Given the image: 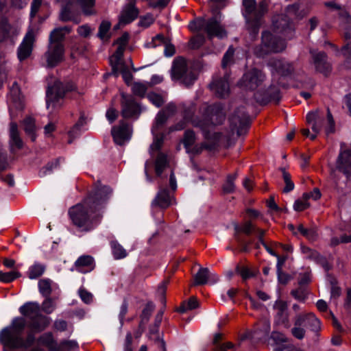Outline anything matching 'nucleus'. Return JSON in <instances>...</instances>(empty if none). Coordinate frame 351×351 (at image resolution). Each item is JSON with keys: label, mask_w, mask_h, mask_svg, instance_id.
<instances>
[{"label": "nucleus", "mask_w": 351, "mask_h": 351, "mask_svg": "<svg viewBox=\"0 0 351 351\" xmlns=\"http://www.w3.org/2000/svg\"><path fill=\"white\" fill-rule=\"evenodd\" d=\"M112 195V190L109 186L101 184L97 186L83 203L69 210L73 222L83 230L92 229L100 219V210L104 207Z\"/></svg>", "instance_id": "f257e3e1"}, {"label": "nucleus", "mask_w": 351, "mask_h": 351, "mask_svg": "<svg viewBox=\"0 0 351 351\" xmlns=\"http://www.w3.org/2000/svg\"><path fill=\"white\" fill-rule=\"evenodd\" d=\"M26 324L24 317H16L14 318L10 325L0 331L1 343L11 348L27 349L31 347L36 340L34 333L32 332H29L25 339L21 337Z\"/></svg>", "instance_id": "f03ea898"}, {"label": "nucleus", "mask_w": 351, "mask_h": 351, "mask_svg": "<svg viewBox=\"0 0 351 351\" xmlns=\"http://www.w3.org/2000/svg\"><path fill=\"white\" fill-rule=\"evenodd\" d=\"M183 109L184 120L191 121L194 126L200 128L206 138H213L211 132L214 125L220 123L224 118L221 109L215 106H206L203 121L192 118L195 112L193 104H183Z\"/></svg>", "instance_id": "7ed1b4c3"}, {"label": "nucleus", "mask_w": 351, "mask_h": 351, "mask_svg": "<svg viewBox=\"0 0 351 351\" xmlns=\"http://www.w3.org/2000/svg\"><path fill=\"white\" fill-rule=\"evenodd\" d=\"M243 15L247 29L252 37H255L262 24L263 16L267 12V3L262 1L256 5L255 0H243Z\"/></svg>", "instance_id": "20e7f679"}, {"label": "nucleus", "mask_w": 351, "mask_h": 351, "mask_svg": "<svg viewBox=\"0 0 351 351\" xmlns=\"http://www.w3.org/2000/svg\"><path fill=\"white\" fill-rule=\"evenodd\" d=\"M189 27L191 30H203L209 38L217 37L223 38L226 36V32L224 27L221 25L220 21L217 16L212 17L208 20L197 19L191 21Z\"/></svg>", "instance_id": "39448f33"}, {"label": "nucleus", "mask_w": 351, "mask_h": 351, "mask_svg": "<svg viewBox=\"0 0 351 351\" xmlns=\"http://www.w3.org/2000/svg\"><path fill=\"white\" fill-rule=\"evenodd\" d=\"M286 47L284 40L276 37L268 31L262 34V41L261 45L256 48L255 53L258 56H263L269 53H277L282 51Z\"/></svg>", "instance_id": "423d86ee"}, {"label": "nucleus", "mask_w": 351, "mask_h": 351, "mask_svg": "<svg viewBox=\"0 0 351 351\" xmlns=\"http://www.w3.org/2000/svg\"><path fill=\"white\" fill-rule=\"evenodd\" d=\"M171 78L174 81H180L186 86H189L194 83L196 77L191 70L188 69L186 61L182 58H178L173 62Z\"/></svg>", "instance_id": "0eeeda50"}, {"label": "nucleus", "mask_w": 351, "mask_h": 351, "mask_svg": "<svg viewBox=\"0 0 351 351\" xmlns=\"http://www.w3.org/2000/svg\"><path fill=\"white\" fill-rule=\"evenodd\" d=\"M265 80V74L262 71L253 68L244 73L238 86L243 90L253 91L260 88Z\"/></svg>", "instance_id": "6e6552de"}, {"label": "nucleus", "mask_w": 351, "mask_h": 351, "mask_svg": "<svg viewBox=\"0 0 351 351\" xmlns=\"http://www.w3.org/2000/svg\"><path fill=\"white\" fill-rule=\"evenodd\" d=\"M299 7L298 5H289L287 8V14H281L274 18L273 20V26L277 32H280L283 35L287 36V32H292V23L290 21V16L297 15V11Z\"/></svg>", "instance_id": "1a4fd4ad"}, {"label": "nucleus", "mask_w": 351, "mask_h": 351, "mask_svg": "<svg viewBox=\"0 0 351 351\" xmlns=\"http://www.w3.org/2000/svg\"><path fill=\"white\" fill-rule=\"evenodd\" d=\"M66 88L59 80L54 81L52 85H49L46 93L47 108L49 109L51 106L54 108L61 105L60 101L63 98Z\"/></svg>", "instance_id": "9d476101"}, {"label": "nucleus", "mask_w": 351, "mask_h": 351, "mask_svg": "<svg viewBox=\"0 0 351 351\" xmlns=\"http://www.w3.org/2000/svg\"><path fill=\"white\" fill-rule=\"evenodd\" d=\"M343 172L348 178L351 177V149L341 151L336 162L335 169H332L330 176L336 178V170Z\"/></svg>", "instance_id": "9b49d317"}, {"label": "nucleus", "mask_w": 351, "mask_h": 351, "mask_svg": "<svg viewBox=\"0 0 351 351\" xmlns=\"http://www.w3.org/2000/svg\"><path fill=\"white\" fill-rule=\"evenodd\" d=\"M141 111L139 104L132 96L122 94L121 114L124 118L136 119Z\"/></svg>", "instance_id": "f8f14e48"}, {"label": "nucleus", "mask_w": 351, "mask_h": 351, "mask_svg": "<svg viewBox=\"0 0 351 351\" xmlns=\"http://www.w3.org/2000/svg\"><path fill=\"white\" fill-rule=\"evenodd\" d=\"M64 48L62 43H49L48 50L45 53L47 66L53 67L64 60Z\"/></svg>", "instance_id": "ddd939ff"}, {"label": "nucleus", "mask_w": 351, "mask_h": 351, "mask_svg": "<svg viewBox=\"0 0 351 351\" xmlns=\"http://www.w3.org/2000/svg\"><path fill=\"white\" fill-rule=\"evenodd\" d=\"M34 40L35 32L32 29H29L17 49V56L20 61H23L30 56Z\"/></svg>", "instance_id": "4468645a"}, {"label": "nucleus", "mask_w": 351, "mask_h": 351, "mask_svg": "<svg viewBox=\"0 0 351 351\" xmlns=\"http://www.w3.org/2000/svg\"><path fill=\"white\" fill-rule=\"evenodd\" d=\"M112 135L117 144L123 145L130 139L132 130L128 124L121 122L119 126L112 128Z\"/></svg>", "instance_id": "2eb2a0df"}, {"label": "nucleus", "mask_w": 351, "mask_h": 351, "mask_svg": "<svg viewBox=\"0 0 351 351\" xmlns=\"http://www.w3.org/2000/svg\"><path fill=\"white\" fill-rule=\"evenodd\" d=\"M313 62L316 70L324 75H327L331 71V65L327 60V56L324 52L311 51Z\"/></svg>", "instance_id": "dca6fc26"}, {"label": "nucleus", "mask_w": 351, "mask_h": 351, "mask_svg": "<svg viewBox=\"0 0 351 351\" xmlns=\"http://www.w3.org/2000/svg\"><path fill=\"white\" fill-rule=\"evenodd\" d=\"M273 308L275 312L274 320L276 324H285V326H287L289 313L287 302L278 300L275 302Z\"/></svg>", "instance_id": "f3484780"}, {"label": "nucleus", "mask_w": 351, "mask_h": 351, "mask_svg": "<svg viewBox=\"0 0 351 351\" xmlns=\"http://www.w3.org/2000/svg\"><path fill=\"white\" fill-rule=\"evenodd\" d=\"M229 75H226L223 78L215 79L210 84V89L219 97H226L230 92Z\"/></svg>", "instance_id": "a211bd4d"}, {"label": "nucleus", "mask_w": 351, "mask_h": 351, "mask_svg": "<svg viewBox=\"0 0 351 351\" xmlns=\"http://www.w3.org/2000/svg\"><path fill=\"white\" fill-rule=\"evenodd\" d=\"M269 66L272 73L276 72L282 76H288L293 71V65L290 62L282 60H273L270 61Z\"/></svg>", "instance_id": "6ab92c4d"}, {"label": "nucleus", "mask_w": 351, "mask_h": 351, "mask_svg": "<svg viewBox=\"0 0 351 351\" xmlns=\"http://www.w3.org/2000/svg\"><path fill=\"white\" fill-rule=\"evenodd\" d=\"M138 10L135 7V1H131L122 10L119 16V24L126 25L136 19Z\"/></svg>", "instance_id": "aec40b11"}, {"label": "nucleus", "mask_w": 351, "mask_h": 351, "mask_svg": "<svg viewBox=\"0 0 351 351\" xmlns=\"http://www.w3.org/2000/svg\"><path fill=\"white\" fill-rule=\"evenodd\" d=\"M172 197L169 193L165 189H160L155 199L152 203V207L158 206L160 208H166L172 203Z\"/></svg>", "instance_id": "412c9836"}, {"label": "nucleus", "mask_w": 351, "mask_h": 351, "mask_svg": "<svg viewBox=\"0 0 351 351\" xmlns=\"http://www.w3.org/2000/svg\"><path fill=\"white\" fill-rule=\"evenodd\" d=\"M69 3H78L82 13L87 16H94L97 14L95 9V0H68Z\"/></svg>", "instance_id": "4be33fe9"}, {"label": "nucleus", "mask_w": 351, "mask_h": 351, "mask_svg": "<svg viewBox=\"0 0 351 351\" xmlns=\"http://www.w3.org/2000/svg\"><path fill=\"white\" fill-rule=\"evenodd\" d=\"M51 319L49 317L39 314L31 319L29 328L34 332H40L43 331L49 325Z\"/></svg>", "instance_id": "5701e85b"}, {"label": "nucleus", "mask_w": 351, "mask_h": 351, "mask_svg": "<svg viewBox=\"0 0 351 351\" xmlns=\"http://www.w3.org/2000/svg\"><path fill=\"white\" fill-rule=\"evenodd\" d=\"M340 28L346 39L351 38V16L346 10H341L339 13Z\"/></svg>", "instance_id": "b1692460"}, {"label": "nucleus", "mask_w": 351, "mask_h": 351, "mask_svg": "<svg viewBox=\"0 0 351 351\" xmlns=\"http://www.w3.org/2000/svg\"><path fill=\"white\" fill-rule=\"evenodd\" d=\"M40 305L38 302H27L19 308L20 313L30 319L40 314Z\"/></svg>", "instance_id": "393cba45"}, {"label": "nucleus", "mask_w": 351, "mask_h": 351, "mask_svg": "<svg viewBox=\"0 0 351 351\" xmlns=\"http://www.w3.org/2000/svg\"><path fill=\"white\" fill-rule=\"evenodd\" d=\"M75 267L81 273H86L93 269V259L90 256H80L75 261Z\"/></svg>", "instance_id": "a878e982"}, {"label": "nucleus", "mask_w": 351, "mask_h": 351, "mask_svg": "<svg viewBox=\"0 0 351 351\" xmlns=\"http://www.w3.org/2000/svg\"><path fill=\"white\" fill-rule=\"evenodd\" d=\"M38 344L45 346L49 351H57L56 349L57 341L51 332H45L38 339Z\"/></svg>", "instance_id": "bb28decb"}, {"label": "nucleus", "mask_w": 351, "mask_h": 351, "mask_svg": "<svg viewBox=\"0 0 351 351\" xmlns=\"http://www.w3.org/2000/svg\"><path fill=\"white\" fill-rule=\"evenodd\" d=\"M71 30V27L68 26L54 29L50 34L49 43H62V40L64 39L65 35L69 34Z\"/></svg>", "instance_id": "cd10ccee"}, {"label": "nucleus", "mask_w": 351, "mask_h": 351, "mask_svg": "<svg viewBox=\"0 0 351 351\" xmlns=\"http://www.w3.org/2000/svg\"><path fill=\"white\" fill-rule=\"evenodd\" d=\"M10 145L20 149L23 146V142L19 136L18 126L16 123L12 122L10 126Z\"/></svg>", "instance_id": "c85d7f7f"}, {"label": "nucleus", "mask_w": 351, "mask_h": 351, "mask_svg": "<svg viewBox=\"0 0 351 351\" xmlns=\"http://www.w3.org/2000/svg\"><path fill=\"white\" fill-rule=\"evenodd\" d=\"M306 121L312 125V130L315 133H319L322 128V119L316 112H310L306 114Z\"/></svg>", "instance_id": "c756f323"}, {"label": "nucleus", "mask_w": 351, "mask_h": 351, "mask_svg": "<svg viewBox=\"0 0 351 351\" xmlns=\"http://www.w3.org/2000/svg\"><path fill=\"white\" fill-rule=\"evenodd\" d=\"M247 119V114L243 108L238 109L230 118V123L234 128L244 124Z\"/></svg>", "instance_id": "7c9ffc66"}, {"label": "nucleus", "mask_w": 351, "mask_h": 351, "mask_svg": "<svg viewBox=\"0 0 351 351\" xmlns=\"http://www.w3.org/2000/svg\"><path fill=\"white\" fill-rule=\"evenodd\" d=\"M79 349L78 343L75 340H62L60 343L57 342L55 350L57 351H77Z\"/></svg>", "instance_id": "2f4dec72"}, {"label": "nucleus", "mask_w": 351, "mask_h": 351, "mask_svg": "<svg viewBox=\"0 0 351 351\" xmlns=\"http://www.w3.org/2000/svg\"><path fill=\"white\" fill-rule=\"evenodd\" d=\"M54 287L55 285L49 279H42L38 282L39 291L45 297L49 296Z\"/></svg>", "instance_id": "473e14b6"}, {"label": "nucleus", "mask_w": 351, "mask_h": 351, "mask_svg": "<svg viewBox=\"0 0 351 351\" xmlns=\"http://www.w3.org/2000/svg\"><path fill=\"white\" fill-rule=\"evenodd\" d=\"M124 50L125 49L122 47H118L114 53L111 56L110 61L113 70L118 69L120 66L124 64L122 62Z\"/></svg>", "instance_id": "72a5a7b5"}, {"label": "nucleus", "mask_w": 351, "mask_h": 351, "mask_svg": "<svg viewBox=\"0 0 351 351\" xmlns=\"http://www.w3.org/2000/svg\"><path fill=\"white\" fill-rule=\"evenodd\" d=\"M45 270V265L36 262L29 267L27 272L28 277L30 279H36L43 274Z\"/></svg>", "instance_id": "f704fd0d"}, {"label": "nucleus", "mask_w": 351, "mask_h": 351, "mask_svg": "<svg viewBox=\"0 0 351 351\" xmlns=\"http://www.w3.org/2000/svg\"><path fill=\"white\" fill-rule=\"evenodd\" d=\"M287 337L284 334L278 331H273L270 337L268 339L269 344L275 346L276 350H280L277 348L278 346L287 341Z\"/></svg>", "instance_id": "c9c22d12"}, {"label": "nucleus", "mask_w": 351, "mask_h": 351, "mask_svg": "<svg viewBox=\"0 0 351 351\" xmlns=\"http://www.w3.org/2000/svg\"><path fill=\"white\" fill-rule=\"evenodd\" d=\"M209 269L208 268H200L194 276V284L202 285L208 283Z\"/></svg>", "instance_id": "e433bc0d"}, {"label": "nucleus", "mask_w": 351, "mask_h": 351, "mask_svg": "<svg viewBox=\"0 0 351 351\" xmlns=\"http://www.w3.org/2000/svg\"><path fill=\"white\" fill-rule=\"evenodd\" d=\"M167 156L160 153L155 162V171L157 176H160L164 169L167 167Z\"/></svg>", "instance_id": "4c0bfd02"}, {"label": "nucleus", "mask_w": 351, "mask_h": 351, "mask_svg": "<svg viewBox=\"0 0 351 351\" xmlns=\"http://www.w3.org/2000/svg\"><path fill=\"white\" fill-rule=\"evenodd\" d=\"M110 246L112 248V254L115 259H121L126 257V250L117 241H111Z\"/></svg>", "instance_id": "58836bf2"}, {"label": "nucleus", "mask_w": 351, "mask_h": 351, "mask_svg": "<svg viewBox=\"0 0 351 351\" xmlns=\"http://www.w3.org/2000/svg\"><path fill=\"white\" fill-rule=\"evenodd\" d=\"M167 119V116L165 114L164 111L158 112L156 117L155 123L152 128L153 135H155L156 132H160V130L165 123Z\"/></svg>", "instance_id": "ea45409f"}, {"label": "nucleus", "mask_w": 351, "mask_h": 351, "mask_svg": "<svg viewBox=\"0 0 351 351\" xmlns=\"http://www.w3.org/2000/svg\"><path fill=\"white\" fill-rule=\"evenodd\" d=\"M10 40L13 44L14 40L11 36V26L8 24L0 25V43Z\"/></svg>", "instance_id": "a19ab883"}, {"label": "nucleus", "mask_w": 351, "mask_h": 351, "mask_svg": "<svg viewBox=\"0 0 351 351\" xmlns=\"http://www.w3.org/2000/svg\"><path fill=\"white\" fill-rule=\"evenodd\" d=\"M110 27L111 23L109 21H102L99 26L97 36L103 40H108L110 38V35L108 32L110 29Z\"/></svg>", "instance_id": "79ce46f5"}, {"label": "nucleus", "mask_w": 351, "mask_h": 351, "mask_svg": "<svg viewBox=\"0 0 351 351\" xmlns=\"http://www.w3.org/2000/svg\"><path fill=\"white\" fill-rule=\"evenodd\" d=\"M282 179L285 182V186L283 189L284 193H289L294 189L295 185L291 180V175L286 171L285 169H281Z\"/></svg>", "instance_id": "37998d69"}, {"label": "nucleus", "mask_w": 351, "mask_h": 351, "mask_svg": "<svg viewBox=\"0 0 351 351\" xmlns=\"http://www.w3.org/2000/svg\"><path fill=\"white\" fill-rule=\"evenodd\" d=\"M23 125L25 132L31 136L32 141H34L36 139V136L34 135V120L31 117H27L23 121Z\"/></svg>", "instance_id": "c03bdc74"}, {"label": "nucleus", "mask_w": 351, "mask_h": 351, "mask_svg": "<svg viewBox=\"0 0 351 351\" xmlns=\"http://www.w3.org/2000/svg\"><path fill=\"white\" fill-rule=\"evenodd\" d=\"M21 276V274L17 271H12L9 272H3L0 271V282L9 283L16 278Z\"/></svg>", "instance_id": "a18cd8bd"}, {"label": "nucleus", "mask_w": 351, "mask_h": 351, "mask_svg": "<svg viewBox=\"0 0 351 351\" xmlns=\"http://www.w3.org/2000/svg\"><path fill=\"white\" fill-rule=\"evenodd\" d=\"M199 306V302L197 300L192 297L187 302H184L181 306L178 308V311L180 313H184L189 310H193Z\"/></svg>", "instance_id": "49530a36"}, {"label": "nucleus", "mask_w": 351, "mask_h": 351, "mask_svg": "<svg viewBox=\"0 0 351 351\" xmlns=\"http://www.w3.org/2000/svg\"><path fill=\"white\" fill-rule=\"evenodd\" d=\"M163 144V135H159V132H156L154 135V141L150 145L149 152L152 155L154 152L158 151Z\"/></svg>", "instance_id": "de8ad7c7"}, {"label": "nucleus", "mask_w": 351, "mask_h": 351, "mask_svg": "<svg viewBox=\"0 0 351 351\" xmlns=\"http://www.w3.org/2000/svg\"><path fill=\"white\" fill-rule=\"evenodd\" d=\"M195 139V135L193 131L187 130L185 132L183 143L187 152H189L191 147L194 144Z\"/></svg>", "instance_id": "09e8293b"}, {"label": "nucleus", "mask_w": 351, "mask_h": 351, "mask_svg": "<svg viewBox=\"0 0 351 351\" xmlns=\"http://www.w3.org/2000/svg\"><path fill=\"white\" fill-rule=\"evenodd\" d=\"M237 176V173L228 176L226 181L223 186V190L225 193H230L234 191L235 185L234 181L236 179Z\"/></svg>", "instance_id": "8fccbe9b"}, {"label": "nucleus", "mask_w": 351, "mask_h": 351, "mask_svg": "<svg viewBox=\"0 0 351 351\" xmlns=\"http://www.w3.org/2000/svg\"><path fill=\"white\" fill-rule=\"evenodd\" d=\"M234 228L237 232H241L246 234H250L252 231H255L256 227L250 221H245L241 226L236 225Z\"/></svg>", "instance_id": "3c124183"}, {"label": "nucleus", "mask_w": 351, "mask_h": 351, "mask_svg": "<svg viewBox=\"0 0 351 351\" xmlns=\"http://www.w3.org/2000/svg\"><path fill=\"white\" fill-rule=\"evenodd\" d=\"M147 89V85L143 82H134L132 86V93L139 97H143Z\"/></svg>", "instance_id": "603ef678"}, {"label": "nucleus", "mask_w": 351, "mask_h": 351, "mask_svg": "<svg viewBox=\"0 0 351 351\" xmlns=\"http://www.w3.org/2000/svg\"><path fill=\"white\" fill-rule=\"evenodd\" d=\"M43 311L47 314H51L53 312L56 308V304L54 301L50 298H47L45 301L42 303L40 306Z\"/></svg>", "instance_id": "864d4df0"}, {"label": "nucleus", "mask_w": 351, "mask_h": 351, "mask_svg": "<svg viewBox=\"0 0 351 351\" xmlns=\"http://www.w3.org/2000/svg\"><path fill=\"white\" fill-rule=\"evenodd\" d=\"M306 326H309L312 330H317L320 328V321L313 313H308Z\"/></svg>", "instance_id": "5fc2aeb1"}, {"label": "nucleus", "mask_w": 351, "mask_h": 351, "mask_svg": "<svg viewBox=\"0 0 351 351\" xmlns=\"http://www.w3.org/2000/svg\"><path fill=\"white\" fill-rule=\"evenodd\" d=\"M298 230L306 238L312 241L315 240L317 235L315 230L305 228L302 225L298 227Z\"/></svg>", "instance_id": "6e6d98bb"}, {"label": "nucleus", "mask_w": 351, "mask_h": 351, "mask_svg": "<svg viewBox=\"0 0 351 351\" xmlns=\"http://www.w3.org/2000/svg\"><path fill=\"white\" fill-rule=\"evenodd\" d=\"M154 21V18L152 14H147L145 16H141L140 20L138 21V26L147 28L149 27Z\"/></svg>", "instance_id": "4d7b16f0"}, {"label": "nucleus", "mask_w": 351, "mask_h": 351, "mask_svg": "<svg viewBox=\"0 0 351 351\" xmlns=\"http://www.w3.org/2000/svg\"><path fill=\"white\" fill-rule=\"evenodd\" d=\"M73 4L69 3L67 1V4L66 6L62 8L60 14V19L62 21H69L72 20V16L70 10V5Z\"/></svg>", "instance_id": "13d9d810"}, {"label": "nucleus", "mask_w": 351, "mask_h": 351, "mask_svg": "<svg viewBox=\"0 0 351 351\" xmlns=\"http://www.w3.org/2000/svg\"><path fill=\"white\" fill-rule=\"evenodd\" d=\"M113 71L116 73L119 71L121 73L123 78L126 84H129L132 82V75L124 64L120 66L118 69H114Z\"/></svg>", "instance_id": "bf43d9fd"}, {"label": "nucleus", "mask_w": 351, "mask_h": 351, "mask_svg": "<svg viewBox=\"0 0 351 351\" xmlns=\"http://www.w3.org/2000/svg\"><path fill=\"white\" fill-rule=\"evenodd\" d=\"M147 98L150 101V102L152 103L156 107L161 106L164 103V99L162 97V96L155 93H149L147 95Z\"/></svg>", "instance_id": "052dcab7"}, {"label": "nucleus", "mask_w": 351, "mask_h": 351, "mask_svg": "<svg viewBox=\"0 0 351 351\" xmlns=\"http://www.w3.org/2000/svg\"><path fill=\"white\" fill-rule=\"evenodd\" d=\"M93 30L89 25L84 24L77 27V32L80 36L87 38L92 34Z\"/></svg>", "instance_id": "680f3d73"}, {"label": "nucleus", "mask_w": 351, "mask_h": 351, "mask_svg": "<svg viewBox=\"0 0 351 351\" xmlns=\"http://www.w3.org/2000/svg\"><path fill=\"white\" fill-rule=\"evenodd\" d=\"M236 272L239 274L243 280H247L253 276L252 273L250 272L249 269L245 266L237 265L236 267Z\"/></svg>", "instance_id": "e2e57ef3"}, {"label": "nucleus", "mask_w": 351, "mask_h": 351, "mask_svg": "<svg viewBox=\"0 0 351 351\" xmlns=\"http://www.w3.org/2000/svg\"><path fill=\"white\" fill-rule=\"evenodd\" d=\"M351 243V234L348 235H342L340 238L332 237L330 240V245L335 246L340 243Z\"/></svg>", "instance_id": "0e129e2a"}, {"label": "nucleus", "mask_w": 351, "mask_h": 351, "mask_svg": "<svg viewBox=\"0 0 351 351\" xmlns=\"http://www.w3.org/2000/svg\"><path fill=\"white\" fill-rule=\"evenodd\" d=\"M234 53V49L232 47H229L228 51L224 54L222 60V66L223 68H226L231 63Z\"/></svg>", "instance_id": "69168bd1"}, {"label": "nucleus", "mask_w": 351, "mask_h": 351, "mask_svg": "<svg viewBox=\"0 0 351 351\" xmlns=\"http://www.w3.org/2000/svg\"><path fill=\"white\" fill-rule=\"evenodd\" d=\"M291 295L299 301H304L306 297V291L302 286L298 289L292 290Z\"/></svg>", "instance_id": "338daca9"}, {"label": "nucleus", "mask_w": 351, "mask_h": 351, "mask_svg": "<svg viewBox=\"0 0 351 351\" xmlns=\"http://www.w3.org/2000/svg\"><path fill=\"white\" fill-rule=\"evenodd\" d=\"M205 42V37L202 34H198L190 41L191 47L193 49L200 47Z\"/></svg>", "instance_id": "774afa93"}]
</instances>
